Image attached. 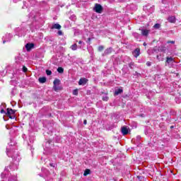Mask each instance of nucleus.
Listing matches in <instances>:
<instances>
[{"label": "nucleus", "mask_w": 181, "mask_h": 181, "mask_svg": "<svg viewBox=\"0 0 181 181\" xmlns=\"http://www.w3.org/2000/svg\"><path fill=\"white\" fill-rule=\"evenodd\" d=\"M103 101H108V96H104L103 98Z\"/></svg>", "instance_id": "28"}, {"label": "nucleus", "mask_w": 181, "mask_h": 181, "mask_svg": "<svg viewBox=\"0 0 181 181\" xmlns=\"http://www.w3.org/2000/svg\"><path fill=\"white\" fill-rule=\"evenodd\" d=\"M78 89H75L73 90V95H78Z\"/></svg>", "instance_id": "24"}, {"label": "nucleus", "mask_w": 181, "mask_h": 181, "mask_svg": "<svg viewBox=\"0 0 181 181\" xmlns=\"http://www.w3.org/2000/svg\"><path fill=\"white\" fill-rule=\"evenodd\" d=\"M49 165L52 166V168H54V164L53 163H50Z\"/></svg>", "instance_id": "33"}, {"label": "nucleus", "mask_w": 181, "mask_h": 181, "mask_svg": "<svg viewBox=\"0 0 181 181\" xmlns=\"http://www.w3.org/2000/svg\"><path fill=\"white\" fill-rule=\"evenodd\" d=\"M83 124H84V125H87V120H86V119H85V120L83 121Z\"/></svg>", "instance_id": "31"}, {"label": "nucleus", "mask_w": 181, "mask_h": 181, "mask_svg": "<svg viewBox=\"0 0 181 181\" xmlns=\"http://www.w3.org/2000/svg\"><path fill=\"white\" fill-rule=\"evenodd\" d=\"M78 43H79V45H81V43H83V42L82 41H79Z\"/></svg>", "instance_id": "36"}, {"label": "nucleus", "mask_w": 181, "mask_h": 181, "mask_svg": "<svg viewBox=\"0 0 181 181\" xmlns=\"http://www.w3.org/2000/svg\"><path fill=\"white\" fill-rule=\"evenodd\" d=\"M168 21H170V23H175V22H176V18L175 16H170L168 18Z\"/></svg>", "instance_id": "12"}, {"label": "nucleus", "mask_w": 181, "mask_h": 181, "mask_svg": "<svg viewBox=\"0 0 181 181\" xmlns=\"http://www.w3.org/2000/svg\"><path fill=\"white\" fill-rule=\"evenodd\" d=\"M52 144V141L49 140L45 143V148H50V144Z\"/></svg>", "instance_id": "19"}, {"label": "nucleus", "mask_w": 181, "mask_h": 181, "mask_svg": "<svg viewBox=\"0 0 181 181\" xmlns=\"http://www.w3.org/2000/svg\"><path fill=\"white\" fill-rule=\"evenodd\" d=\"M144 46H146V43L144 42Z\"/></svg>", "instance_id": "37"}, {"label": "nucleus", "mask_w": 181, "mask_h": 181, "mask_svg": "<svg viewBox=\"0 0 181 181\" xmlns=\"http://www.w3.org/2000/svg\"><path fill=\"white\" fill-rule=\"evenodd\" d=\"M103 50H104V46L100 45L98 47V51L99 52H103Z\"/></svg>", "instance_id": "25"}, {"label": "nucleus", "mask_w": 181, "mask_h": 181, "mask_svg": "<svg viewBox=\"0 0 181 181\" xmlns=\"http://www.w3.org/2000/svg\"><path fill=\"white\" fill-rule=\"evenodd\" d=\"M122 134L123 135H127V134H128V128L127 127H122Z\"/></svg>", "instance_id": "10"}, {"label": "nucleus", "mask_w": 181, "mask_h": 181, "mask_svg": "<svg viewBox=\"0 0 181 181\" xmlns=\"http://www.w3.org/2000/svg\"><path fill=\"white\" fill-rule=\"evenodd\" d=\"M8 181H18V177H16V175H11L8 177Z\"/></svg>", "instance_id": "9"}, {"label": "nucleus", "mask_w": 181, "mask_h": 181, "mask_svg": "<svg viewBox=\"0 0 181 181\" xmlns=\"http://www.w3.org/2000/svg\"><path fill=\"white\" fill-rule=\"evenodd\" d=\"M54 91H61V90H63V87L60 86V80L59 79H55L54 81Z\"/></svg>", "instance_id": "3"}, {"label": "nucleus", "mask_w": 181, "mask_h": 181, "mask_svg": "<svg viewBox=\"0 0 181 181\" xmlns=\"http://www.w3.org/2000/svg\"><path fill=\"white\" fill-rule=\"evenodd\" d=\"M18 169V166L12 165L10 166H7L4 169V172L1 173V176L2 177V179H4V177H6V173L9 172V170H15Z\"/></svg>", "instance_id": "2"}, {"label": "nucleus", "mask_w": 181, "mask_h": 181, "mask_svg": "<svg viewBox=\"0 0 181 181\" xmlns=\"http://www.w3.org/2000/svg\"><path fill=\"white\" fill-rule=\"evenodd\" d=\"M6 111H7L6 114H15L16 112V110H12L10 108H7Z\"/></svg>", "instance_id": "14"}, {"label": "nucleus", "mask_w": 181, "mask_h": 181, "mask_svg": "<svg viewBox=\"0 0 181 181\" xmlns=\"http://www.w3.org/2000/svg\"><path fill=\"white\" fill-rule=\"evenodd\" d=\"M153 28L154 29H159V28H160V24L156 23L154 25Z\"/></svg>", "instance_id": "22"}, {"label": "nucleus", "mask_w": 181, "mask_h": 181, "mask_svg": "<svg viewBox=\"0 0 181 181\" xmlns=\"http://www.w3.org/2000/svg\"><path fill=\"white\" fill-rule=\"evenodd\" d=\"M87 81H88V80L87 78H81L78 81V85L79 86H86V84H87Z\"/></svg>", "instance_id": "6"}, {"label": "nucleus", "mask_w": 181, "mask_h": 181, "mask_svg": "<svg viewBox=\"0 0 181 181\" xmlns=\"http://www.w3.org/2000/svg\"><path fill=\"white\" fill-rule=\"evenodd\" d=\"M122 92V88H118L115 90V95H118L119 94H121Z\"/></svg>", "instance_id": "16"}, {"label": "nucleus", "mask_w": 181, "mask_h": 181, "mask_svg": "<svg viewBox=\"0 0 181 181\" xmlns=\"http://www.w3.org/2000/svg\"><path fill=\"white\" fill-rule=\"evenodd\" d=\"M57 71H58V73H63V71H64V69H63L62 67H59L57 69Z\"/></svg>", "instance_id": "23"}, {"label": "nucleus", "mask_w": 181, "mask_h": 181, "mask_svg": "<svg viewBox=\"0 0 181 181\" xmlns=\"http://www.w3.org/2000/svg\"><path fill=\"white\" fill-rule=\"evenodd\" d=\"M23 71H24V73H26V71H28V68H26L25 66H23Z\"/></svg>", "instance_id": "29"}, {"label": "nucleus", "mask_w": 181, "mask_h": 181, "mask_svg": "<svg viewBox=\"0 0 181 181\" xmlns=\"http://www.w3.org/2000/svg\"><path fill=\"white\" fill-rule=\"evenodd\" d=\"M71 50H77V44H74L71 46Z\"/></svg>", "instance_id": "20"}, {"label": "nucleus", "mask_w": 181, "mask_h": 181, "mask_svg": "<svg viewBox=\"0 0 181 181\" xmlns=\"http://www.w3.org/2000/svg\"><path fill=\"white\" fill-rule=\"evenodd\" d=\"M146 65H147V66H151V62H147V63H146Z\"/></svg>", "instance_id": "34"}, {"label": "nucleus", "mask_w": 181, "mask_h": 181, "mask_svg": "<svg viewBox=\"0 0 181 181\" xmlns=\"http://www.w3.org/2000/svg\"><path fill=\"white\" fill-rule=\"evenodd\" d=\"M168 43H172L173 45L175 44V41H169Z\"/></svg>", "instance_id": "32"}, {"label": "nucleus", "mask_w": 181, "mask_h": 181, "mask_svg": "<svg viewBox=\"0 0 181 181\" xmlns=\"http://www.w3.org/2000/svg\"><path fill=\"white\" fill-rule=\"evenodd\" d=\"M6 153L9 158H12L17 163L21 162V156H19V153L16 151L13 148L7 147Z\"/></svg>", "instance_id": "1"}, {"label": "nucleus", "mask_w": 181, "mask_h": 181, "mask_svg": "<svg viewBox=\"0 0 181 181\" xmlns=\"http://www.w3.org/2000/svg\"><path fill=\"white\" fill-rule=\"evenodd\" d=\"M8 146H13V144L12 143H10V144H8Z\"/></svg>", "instance_id": "35"}, {"label": "nucleus", "mask_w": 181, "mask_h": 181, "mask_svg": "<svg viewBox=\"0 0 181 181\" xmlns=\"http://www.w3.org/2000/svg\"><path fill=\"white\" fill-rule=\"evenodd\" d=\"M4 121H8V118H10V119H16V116H15V115H12V114H6L4 117H3Z\"/></svg>", "instance_id": "4"}, {"label": "nucleus", "mask_w": 181, "mask_h": 181, "mask_svg": "<svg viewBox=\"0 0 181 181\" xmlns=\"http://www.w3.org/2000/svg\"><path fill=\"white\" fill-rule=\"evenodd\" d=\"M94 11L97 13H102L103 12V6H101L100 4H95L94 7Z\"/></svg>", "instance_id": "5"}, {"label": "nucleus", "mask_w": 181, "mask_h": 181, "mask_svg": "<svg viewBox=\"0 0 181 181\" xmlns=\"http://www.w3.org/2000/svg\"><path fill=\"white\" fill-rule=\"evenodd\" d=\"M84 176H87V175H90V170H86L85 172H84Z\"/></svg>", "instance_id": "26"}, {"label": "nucleus", "mask_w": 181, "mask_h": 181, "mask_svg": "<svg viewBox=\"0 0 181 181\" xmlns=\"http://www.w3.org/2000/svg\"><path fill=\"white\" fill-rule=\"evenodd\" d=\"M58 35L62 36V35H63V32H62V30L58 31Z\"/></svg>", "instance_id": "30"}, {"label": "nucleus", "mask_w": 181, "mask_h": 181, "mask_svg": "<svg viewBox=\"0 0 181 181\" xmlns=\"http://www.w3.org/2000/svg\"><path fill=\"white\" fill-rule=\"evenodd\" d=\"M149 30H141V34L143 36H148V35H149Z\"/></svg>", "instance_id": "13"}, {"label": "nucleus", "mask_w": 181, "mask_h": 181, "mask_svg": "<svg viewBox=\"0 0 181 181\" xmlns=\"http://www.w3.org/2000/svg\"><path fill=\"white\" fill-rule=\"evenodd\" d=\"M46 73H47V76H51V75H52V71L47 70V71H46Z\"/></svg>", "instance_id": "27"}, {"label": "nucleus", "mask_w": 181, "mask_h": 181, "mask_svg": "<svg viewBox=\"0 0 181 181\" xmlns=\"http://www.w3.org/2000/svg\"><path fill=\"white\" fill-rule=\"evenodd\" d=\"M170 128H171V129L173 128V126H171Z\"/></svg>", "instance_id": "38"}, {"label": "nucleus", "mask_w": 181, "mask_h": 181, "mask_svg": "<svg viewBox=\"0 0 181 181\" xmlns=\"http://www.w3.org/2000/svg\"><path fill=\"white\" fill-rule=\"evenodd\" d=\"M112 52V48H107V49H105V54H110V53H111Z\"/></svg>", "instance_id": "17"}, {"label": "nucleus", "mask_w": 181, "mask_h": 181, "mask_svg": "<svg viewBox=\"0 0 181 181\" xmlns=\"http://www.w3.org/2000/svg\"><path fill=\"white\" fill-rule=\"evenodd\" d=\"M52 29H62V25L58 23H55L52 25Z\"/></svg>", "instance_id": "15"}, {"label": "nucleus", "mask_w": 181, "mask_h": 181, "mask_svg": "<svg viewBox=\"0 0 181 181\" xmlns=\"http://www.w3.org/2000/svg\"><path fill=\"white\" fill-rule=\"evenodd\" d=\"M166 59H167L166 63H168V64H169L170 63H172V62H173V58H172V57H168Z\"/></svg>", "instance_id": "18"}, {"label": "nucleus", "mask_w": 181, "mask_h": 181, "mask_svg": "<svg viewBox=\"0 0 181 181\" xmlns=\"http://www.w3.org/2000/svg\"><path fill=\"white\" fill-rule=\"evenodd\" d=\"M6 108V105L3 103L0 106V112L1 114H5V109Z\"/></svg>", "instance_id": "8"}, {"label": "nucleus", "mask_w": 181, "mask_h": 181, "mask_svg": "<svg viewBox=\"0 0 181 181\" xmlns=\"http://www.w3.org/2000/svg\"><path fill=\"white\" fill-rule=\"evenodd\" d=\"M139 54H141V49H139V48L136 49L133 52V56H134V57H138V56H139Z\"/></svg>", "instance_id": "7"}, {"label": "nucleus", "mask_w": 181, "mask_h": 181, "mask_svg": "<svg viewBox=\"0 0 181 181\" xmlns=\"http://www.w3.org/2000/svg\"><path fill=\"white\" fill-rule=\"evenodd\" d=\"M40 83H46V78L45 77L39 78Z\"/></svg>", "instance_id": "21"}, {"label": "nucleus", "mask_w": 181, "mask_h": 181, "mask_svg": "<svg viewBox=\"0 0 181 181\" xmlns=\"http://www.w3.org/2000/svg\"><path fill=\"white\" fill-rule=\"evenodd\" d=\"M33 46H35L33 44H27L25 45V49L29 52L30 49H33Z\"/></svg>", "instance_id": "11"}]
</instances>
